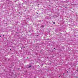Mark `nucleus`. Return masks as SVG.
<instances>
[{"label": "nucleus", "instance_id": "1", "mask_svg": "<svg viewBox=\"0 0 78 78\" xmlns=\"http://www.w3.org/2000/svg\"><path fill=\"white\" fill-rule=\"evenodd\" d=\"M31 67V66H29V68H30V67Z\"/></svg>", "mask_w": 78, "mask_h": 78}, {"label": "nucleus", "instance_id": "2", "mask_svg": "<svg viewBox=\"0 0 78 78\" xmlns=\"http://www.w3.org/2000/svg\"><path fill=\"white\" fill-rule=\"evenodd\" d=\"M53 24H55V22H53Z\"/></svg>", "mask_w": 78, "mask_h": 78}, {"label": "nucleus", "instance_id": "3", "mask_svg": "<svg viewBox=\"0 0 78 78\" xmlns=\"http://www.w3.org/2000/svg\"><path fill=\"white\" fill-rule=\"evenodd\" d=\"M37 14H38V13H37Z\"/></svg>", "mask_w": 78, "mask_h": 78}, {"label": "nucleus", "instance_id": "4", "mask_svg": "<svg viewBox=\"0 0 78 78\" xmlns=\"http://www.w3.org/2000/svg\"><path fill=\"white\" fill-rule=\"evenodd\" d=\"M27 58H28V57Z\"/></svg>", "mask_w": 78, "mask_h": 78}, {"label": "nucleus", "instance_id": "5", "mask_svg": "<svg viewBox=\"0 0 78 78\" xmlns=\"http://www.w3.org/2000/svg\"><path fill=\"white\" fill-rule=\"evenodd\" d=\"M54 49H55V48H54Z\"/></svg>", "mask_w": 78, "mask_h": 78}, {"label": "nucleus", "instance_id": "6", "mask_svg": "<svg viewBox=\"0 0 78 78\" xmlns=\"http://www.w3.org/2000/svg\"><path fill=\"white\" fill-rule=\"evenodd\" d=\"M63 75H64V74H63Z\"/></svg>", "mask_w": 78, "mask_h": 78}]
</instances>
